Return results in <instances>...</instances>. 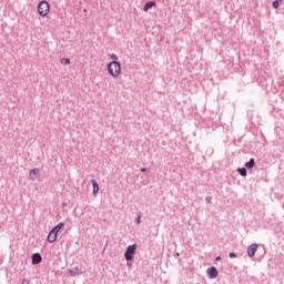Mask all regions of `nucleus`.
<instances>
[{
  "label": "nucleus",
  "instance_id": "1",
  "mask_svg": "<svg viewBox=\"0 0 284 284\" xmlns=\"http://www.w3.org/2000/svg\"><path fill=\"white\" fill-rule=\"evenodd\" d=\"M106 70L111 77H119L121 74V62L119 61H111L106 65Z\"/></svg>",
  "mask_w": 284,
  "mask_h": 284
},
{
  "label": "nucleus",
  "instance_id": "2",
  "mask_svg": "<svg viewBox=\"0 0 284 284\" xmlns=\"http://www.w3.org/2000/svg\"><path fill=\"white\" fill-rule=\"evenodd\" d=\"M38 14L40 17H48L50 14V3L48 1L42 0L38 3Z\"/></svg>",
  "mask_w": 284,
  "mask_h": 284
},
{
  "label": "nucleus",
  "instance_id": "3",
  "mask_svg": "<svg viewBox=\"0 0 284 284\" xmlns=\"http://www.w3.org/2000/svg\"><path fill=\"white\" fill-rule=\"evenodd\" d=\"M134 254H136V243L131 244L126 247L124 252V258L125 261H134Z\"/></svg>",
  "mask_w": 284,
  "mask_h": 284
},
{
  "label": "nucleus",
  "instance_id": "4",
  "mask_svg": "<svg viewBox=\"0 0 284 284\" xmlns=\"http://www.w3.org/2000/svg\"><path fill=\"white\" fill-rule=\"evenodd\" d=\"M247 256H250V258H254V256H256V252H258V244L253 243L251 244L247 250Z\"/></svg>",
  "mask_w": 284,
  "mask_h": 284
},
{
  "label": "nucleus",
  "instance_id": "5",
  "mask_svg": "<svg viewBox=\"0 0 284 284\" xmlns=\"http://www.w3.org/2000/svg\"><path fill=\"white\" fill-rule=\"evenodd\" d=\"M68 274H70L71 276H81L82 274H85V271H82L81 268H79V266L72 267L68 270Z\"/></svg>",
  "mask_w": 284,
  "mask_h": 284
},
{
  "label": "nucleus",
  "instance_id": "6",
  "mask_svg": "<svg viewBox=\"0 0 284 284\" xmlns=\"http://www.w3.org/2000/svg\"><path fill=\"white\" fill-rule=\"evenodd\" d=\"M206 274L209 276V278H216V276H219V268H216V266H210L206 270Z\"/></svg>",
  "mask_w": 284,
  "mask_h": 284
},
{
  "label": "nucleus",
  "instance_id": "7",
  "mask_svg": "<svg viewBox=\"0 0 284 284\" xmlns=\"http://www.w3.org/2000/svg\"><path fill=\"white\" fill-rule=\"evenodd\" d=\"M43 261V256H41V253H33L31 256V263L32 265H39Z\"/></svg>",
  "mask_w": 284,
  "mask_h": 284
},
{
  "label": "nucleus",
  "instance_id": "8",
  "mask_svg": "<svg viewBox=\"0 0 284 284\" xmlns=\"http://www.w3.org/2000/svg\"><path fill=\"white\" fill-rule=\"evenodd\" d=\"M65 227V223L60 222L54 227L51 229V231L59 235V232Z\"/></svg>",
  "mask_w": 284,
  "mask_h": 284
},
{
  "label": "nucleus",
  "instance_id": "9",
  "mask_svg": "<svg viewBox=\"0 0 284 284\" xmlns=\"http://www.w3.org/2000/svg\"><path fill=\"white\" fill-rule=\"evenodd\" d=\"M58 237H59V235L55 234L54 232H52V230H51L47 236V241H48V243H54V241H57Z\"/></svg>",
  "mask_w": 284,
  "mask_h": 284
},
{
  "label": "nucleus",
  "instance_id": "10",
  "mask_svg": "<svg viewBox=\"0 0 284 284\" xmlns=\"http://www.w3.org/2000/svg\"><path fill=\"white\" fill-rule=\"evenodd\" d=\"M156 7V1L152 0V1H149L146 2L144 6H143V11L144 12H148L149 10H151V8H154Z\"/></svg>",
  "mask_w": 284,
  "mask_h": 284
},
{
  "label": "nucleus",
  "instance_id": "11",
  "mask_svg": "<svg viewBox=\"0 0 284 284\" xmlns=\"http://www.w3.org/2000/svg\"><path fill=\"white\" fill-rule=\"evenodd\" d=\"M255 165H256V161L254 160V158H252V159H250L248 162H246V163L244 164V168H245L246 170H252L253 168H255Z\"/></svg>",
  "mask_w": 284,
  "mask_h": 284
},
{
  "label": "nucleus",
  "instance_id": "12",
  "mask_svg": "<svg viewBox=\"0 0 284 284\" xmlns=\"http://www.w3.org/2000/svg\"><path fill=\"white\" fill-rule=\"evenodd\" d=\"M92 186H93V196H97L99 194V182L97 180H91Z\"/></svg>",
  "mask_w": 284,
  "mask_h": 284
},
{
  "label": "nucleus",
  "instance_id": "13",
  "mask_svg": "<svg viewBox=\"0 0 284 284\" xmlns=\"http://www.w3.org/2000/svg\"><path fill=\"white\" fill-rule=\"evenodd\" d=\"M40 170L39 169H32L30 172H29V176H30V179L32 180V181H34V178H32V176H37V175H39L40 174Z\"/></svg>",
  "mask_w": 284,
  "mask_h": 284
},
{
  "label": "nucleus",
  "instance_id": "14",
  "mask_svg": "<svg viewBox=\"0 0 284 284\" xmlns=\"http://www.w3.org/2000/svg\"><path fill=\"white\" fill-rule=\"evenodd\" d=\"M237 173L240 174V176H247V169L245 166L239 168Z\"/></svg>",
  "mask_w": 284,
  "mask_h": 284
},
{
  "label": "nucleus",
  "instance_id": "15",
  "mask_svg": "<svg viewBox=\"0 0 284 284\" xmlns=\"http://www.w3.org/2000/svg\"><path fill=\"white\" fill-rule=\"evenodd\" d=\"M281 3H283V0H274L272 3L274 10H278V7L281 6Z\"/></svg>",
  "mask_w": 284,
  "mask_h": 284
},
{
  "label": "nucleus",
  "instance_id": "16",
  "mask_svg": "<svg viewBox=\"0 0 284 284\" xmlns=\"http://www.w3.org/2000/svg\"><path fill=\"white\" fill-rule=\"evenodd\" d=\"M60 63H61L62 65H70V59H68V58H62V59L60 60Z\"/></svg>",
  "mask_w": 284,
  "mask_h": 284
},
{
  "label": "nucleus",
  "instance_id": "17",
  "mask_svg": "<svg viewBox=\"0 0 284 284\" xmlns=\"http://www.w3.org/2000/svg\"><path fill=\"white\" fill-rule=\"evenodd\" d=\"M112 61H119V55L112 53L111 57Z\"/></svg>",
  "mask_w": 284,
  "mask_h": 284
},
{
  "label": "nucleus",
  "instance_id": "18",
  "mask_svg": "<svg viewBox=\"0 0 284 284\" xmlns=\"http://www.w3.org/2000/svg\"><path fill=\"white\" fill-rule=\"evenodd\" d=\"M229 256H230L231 258H236L239 255H237L235 252H230V253H229Z\"/></svg>",
  "mask_w": 284,
  "mask_h": 284
},
{
  "label": "nucleus",
  "instance_id": "19",
  "mask_svg": "<svg viewBox=\"0 0 284 284\" xmlns=\"http://www.w3.org/2000/svg\"><path fill=\"white\" fill-rule=\"evenodd\" d=\"M135 223H136V225H141V215H138L135 217Z\"/></svg>",
  "mask_w": 284,
  "mask_h": 284
},
{
  "label": "nucleus",
  "instance_id": "20",
  "mask_svg": "<svg viewBox=\"0 0 284 284\" xmlns=\"http://www.w3.org/2000/svg\"><path fill=\"white\" fill-rule=\"evenodd\" d=\"M22 284H30V281L23 278V280H22Z\"/></svg>",
  "mask_w": 284,
  "mask_h": 284
},
{
  "label": "nucleus",
  "instance_id": "21",
  "mask_svg": "<svg viewBox=\"0 0 284 284\" xmlns=\"http://www.w3.org/2000/svg\"><path fill=\"white\" fill-rule=\"evenodd\" d=\"M140 172H148V169L142 168V169L140 170Z\"/></svg>",
  "mask_w": 284,
  "mask_h": 284
},
{
  "label": "nucleus",
  "instance_id": "22",
  "mask_svg": "<svg viewBox=\"0 0 284 284\" xmlns=\"http://www.w3.org/2000/svg\"><path fill=\"white\" fill-rule=\"evenodd\" d=\"M221 255H217L216 257H215V261H221Z\"/></svg>",
  "mask_w": 284,
  "mask_h": 284
},
{
  "label": "nucleus",
  "instance_id": "23",
  "mask_svg": "<svg viewBox=\"0 0 284 284\" xmlns=\"http://www.w3.org/2000/svg\"><path fill=\"white\" fill-rule=\"evenodd\" d=\"M67 206H68V203L63 202L62 207H67Z\"/></svg>",
  "mask_w": 284,
  "mask_h": 284
},
{
  "label": "nucleus",
  "instance_id": "24",
  "mask_svg": "<svg viewBox=\"0 0 284 284\" xmlns=\"http://www.w3.org/2000/svg\"><path fill=\"white\" fill-rule=\"evenodd\" d=\"M206 201L210 203V201H212V199L211 197H206Z\"/></svg>",
  "mask_w": 284,
  "mask_h": 284
}]
</instances>
